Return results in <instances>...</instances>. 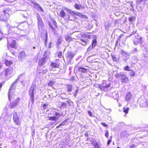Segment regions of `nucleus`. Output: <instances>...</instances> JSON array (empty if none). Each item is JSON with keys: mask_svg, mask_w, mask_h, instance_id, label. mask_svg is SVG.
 Segmentation results:
<instances>
[{"mask_svg": "<svg viewBox=\"0 0 148 148\" xmlns=\"http://www.w3.org/2000/svg\"><path fill=\"white\" fill-rule=\"evenodd\" d=\"M49 119L51 121H56L58 119V116H49L48 117Z\"/></svg>", "mask_w": 148, "mask_h": 148, "instance_id": "obj_17", "label": "nucleus"}, {"mask_svg": "<svg viewBox=\"0 0 148 148\" xmlns=\"http://www.w3.org/2000/svg\"><path fill=\"white\" fill-rule=\"evenodd\" d=\"M122 79V82H128V79L126 75V77H123L121 78Z\"/></svg>", "mask_w": 148, "mask_h": 148, "instance_id": "obj_25", "label": "nucleus"}, {"mask_svg": "<svg viewBox=\"0 0 148 148\" xmlns=\"http://www.w3.org/2000/svg\"><path fill=\"white\" fill-rule=\"evenodd\" d=\"M36 87L35 85H32L29 91V95L30 97V99L32 101V104H34V94L36 92Z\"/></svg>", "mask_w": 148, "mask_h": 148, "instance_id": "obj_2", "label": "nucleus"}, {"mask_svg": "<svg viewBox=\"0 0 148 148\" xmlns=\"http://www.w3.org/2000/svg\"><path fill=\"white\" fill-rule=\"evenodd\" d=\"M53 25L55 26L56 27H57V23L54 20H53Z\"/></svg>", "mask_w": 148, "mask_h": 148, "instance_id": "obj_50", "label": "nucleus"}, {"mask_svg": "<svg viewBox=\"0 0 148 148\" xmlns=\"http://www.w3.org/2000/svg\"><path fill=\"white\" fill-rule=\"evenodd\" d=\"M48 104H47L45 103L43 105L42 107L43 109H46L47 108V107Z\"/></svg>", "mask_w": 148, "mask_h": 148, "instance_id": "obj_37", "label": "nucleus"}, {"mask_svg": "<svg viewBox=\"0 0 148 148\" xmlns=\"http://www.w3.org/2000/svg\"><path fill=\"white\" fill-rule=\"evenodd\" d=\"M49 25L51 30L53 31L55 30V29L52 27V25L51 23H49Z\"/></svg>", "mask_w": 148, "mask_h": 148, "instance_id": "obj_43", "label": "nucleus"}, {"mask_svg": "<svg viewBox=\"0 0 148 148\" xmlns=\"http://www.w3.org/2000/svg\"><path fill=\"white\" fill-rule=\"evenodd\" d=\"M80 40L81 42H79L84 46H86L88 42V39L84 38L81 39Z\"/></svg>", "mask_w": 148, "mask_h": 148, "instance_id": "obj_11", "label": "nucleus"}, {"mask_svg": "<svg viewBox=\"0 0 148 148\" xmlns=\"http://www.w3.org/2000/svg\"><path fill=\"white\" fill-rule=\"evenodd\" d=\"M112 59L114 61L117 62L119 60V58L115 56H112Z\"/></svg>", "mask_w": 148, "mask_h": 148, "instance_id": "obj_38", "label": "nucleus"}, {"mask_svg": "<svg viewBox=\"0 0 148 148\" xmlns=\"http://www.w3.org/2000/svg\"><path fill=\"white\" fill-rule=\"evenodd\" d=\"M59 15L62 18H63L65 16V13L63 10H62L60 11Z\"/></svg>", "mask_w": 148, "mask_h": 148, "instance_id": "obj_22", "label": "nucleus"}, {"mask_svg": "<svg viewBox=\"0 0 148 148\" xmlns=\"http://www.w3.org/2000/svg\"><path fill=\"white\" fill-rule=\"evenodd\" d=\"M74 56V54L71 51L68 52L66 56V58L67 60V62L68 64L70 63V61L73 58Z\"/></svg>", "mask_w": 148, "mask_h": 148, "instance_id": "obj_4", "label": "nucleus"}, {"mask_svg": "<svg viewBox=\"0 0 148 148\" xmlns=\"http://www.w3.org/2000/svg\"><path fill=\"white\" fill-rule=\"evenodd\" d=\"M51 66L52 67L58 68L59 67V64L55 62H52L51 64Z\"/></svg>", "mask_w": 148, "mask_h": 148, "instance_id": "obj_18", "label": "nucleus"}, {"mask_svg": "<svg viewBox=\"0 0 148 148\" xmlns=\"http://www.w3.org/2000/svg\"><path fill=\"white\" fill-rule=\"evenodd\" d=\"M47 40V33H46V38L45 39V42L46 43Z\"/></svg>", "mask_w": 148, "mask_h": 148, "instance_id": "obj_55", "label": "nucleus"}, {"mask_svg": "<svg viewBox=\"0 0 148 148\" xmlns=\"http://www.w3.org/2000/svg\"><path fill=\"white\" fill-rule=\"evenodd\" d=\"M63 9H64V10H66L67 12L69 14H71V11L68 8H63Z\"/></svg>", "mask_w": 148, "mask_h": 148, "instance_id": "obj_32", "label": "nucleus"}, {"mask_svg": "<svg viewBox=\"0 0 148 148\" xmlns=\"http://www.w3.org/2000/svg\"><path fill=\"white\" fill-rule=\"evenodd\" d=\"M125 71H130V68L128 66H127L124 69Z\"/></svg>", "mask_w": 148, "mask_h": 148, "instance_id": "obj_48", "label": "nucleus"}, {"mask_svg": "<svg viewBox=\"0 0 148 148\" xmlns=\"http://www.w3.org/2000/svg\"><path fill=\"white\" fill-rule=\"evenodd\" d=\"M146 0H138V2H141L142 1H145Z\"/></svg>", "mask_w": 148, "mask_h": 148, "instance_id": "obj_58", "label": "nucleus"}, {"mask_svg": "<svg viewBox=\"0 0 148 148\" xmlns=\"http://www.w3.org/2000/svg\"><path fill=\"white\" fill-rule=\"evenodd\" d=\"M82 36L83 37H85L88 38H90V36L89 35L86 34H83L82 35Z\"/></svg>", "mask_w": 148, "mask_h": 148, "instance_id": "obj_30", "label": "nucleus"}, {"mask_svg": "<svg viewBox=\"0 0 148 148\" xmlns=\"http://www.w3.org/2000/svg\"><path fill=\"white\" fill-rule=\"evenodd\" d=\"M146 103L147 106H148V100L146 101Z\"/></svg>", "mask_w": 148, "mask_h": 148, "instance_id": "obj_64", "label": "nucleus"}, {"mask_svg": "<svg viewBox=\"0 0 148 148\" xmlns=\"http://www.w3.org/2000/svg\"><path fill=\"white\" fill-rule=\"evenodd\" d=\"M84 135L85 136L88 137V134L87 132H85L84 134Z\"/></svg>", "mask_w": 148, "mask_h": 148, "instance_id": "obj_57", "label": "nucleus"}, {"mask_svg": "<svg viewBox=\"0 0 148 148\" xmlns=\"http://www.w3.org/2000/svg\"><path fill=\"white\" fill-rule=\"evenodd\" d=\"M88 71L89 69H86L85 68L82 67H79L77 70V71H78L83 73H86L87 71Z\"/></svg>", "mask_w": 148, "mask_h": 148, "instance_id": "obj_12", "label": "nucleus"}, {"mask_svg": "<svg viewBox=\"0 0 148 148\" xmlns=\"http://www.w3.org/2000/svg\"><path fill=\"white\" fill-rule=\"evenodd\" d=\"M25 78V73H21L18 76V77L16 80L13 82L12 84L11 85L8 93V98L10 101V99L12 98V92H11V90H12V88L14 89V87L13 88L14 85L16 84L17 82L19 81H20V82L22 84H23V81Z\"/></svg>", "mask_w": 148, "mask_h": 148, "instance_id": "obj_1", "label": "nucleus"}, {"mask_svg": "<svg viewBox=\"0 0 148 148\" xmlns=\"http://www.w3.org/2000/svg\"><path fill=\"white\" fill-rule=\"evenodd\" d=\"M54 113L55 114H54V115H55L56 116H58V119L59 118V117L61 115V114L59 112H55Z\"/></svg>", "mask_w": 148, "mask_h": 148, "instance_id": "obj_31", "label": "nucleus"}, {"mask_svg": "<svg viewBox=\"0 0 148 148\" xmlns=\"http://www.w3.org/2000/svg\"><path fill=\"white\" fill-rule=\"evenodd\" d=\"M67 121L66 120H64L63 122H62V123H60V124L58 125V127H59L60 126V125H64L67 122Z\"/></svg>", "mask_w": 148, "mask_h": 148, "instance_id": "obj_36", "label": "nucleus"}, {"mask_svg": "<svg viewBox=\"0 0 148 148\" xmlns=\"http://www.w3.org/2000/svg\"><path fill=\"white\" fill-rule=\"evenodd\" d=\"M135 73L132 70H130V75L133 76L134 75Z\"/></svg>", "mask_w": 148, "mask_h": 148, "instance_id": "obj_42", "label": "nucleus"}, {"mask_svg": "<svg viewBox=\"0 0 148 148\" xmlns=\"http://www.w3.org/2000/svg\"><path fill=\"white\" fill-rule=\"evenodd\" d=\"M11 40V37H8L7 38L8 44H9L10 43V42Z\"/></svg>", "mask_w": 148, "mask_h": 148, "instance_id": "obj_46", "label": "nucleus"}, {"mask_svg": "<svg viewBox=\"0 0 148 148\" xmlns=\"http://www.w3.org/2000/svg\"><path fill=\"white\" fill-rule=\"evenodd\" d=\"M134 43L135 45H137L138 43V42L137 41H134Z\"/></svg>", "mask_w": 148, "mask_h": 148, "instance_id": "obj_60", "label": "nucleus"}, {"mask_svg": "<svg viewBox=\"0 0 148 148\" xmlns=\"http://www.w3.org/2000/svg\"><path fill=\"white\" fill-rule=\"evenodd\" d=\"M62 106H66V104L64 103H63L62 104Z\"/></svg>", "mask_w": 148, "mask_h": 148, "instance_id": "obj_61", "label": "nucleus"}, {"mask_svg": "<svg viewBox=\"0 0 148 148\" xmlns=\"http://www.w3.org/2000/svg\"><path fill=\"white\" fill-rule=\"evenodd\" d=\"M93 146L94 147V148H100L99 144L97 142H93L92 143Z\"/></svg>", "mask_w": 148, "mask_h": 148, "instance_id": "obj_26", "label": "nucleus"}, {"mask_svg": "<svg viewBox=\"0 0 148 148\" xmlns=\"http://www.w3.org/2000/svg\"><path fill=\"white\" fill-rule=\"evenodd\" d=\"M20 101V99L18 98L15 100L10 105V108H14L18 104Z\"/></svg>", "mask_w": 148, "mask_h": 148, "instance_id": "obj_9", "label": "nucleus"}, {"mask_svg": "<svg viewBox=\"0 0 148 148\" xmlns=\"http://www.w3.org/2000/svg\"><path fill=\"white\" fill-rule=\"evenodd\" d=\"M36 17L38 20V29H40V28H42L43 26L42 21L39 14H37Z\"/></svg>", "mask_w": 148, "mask_h": 148, "instance_id": "obj_5", "label": "nucleus"}, {"mask_svg": "<svg viewBox=\"0 0 148 148\" xmlns=\"http://www.w3.org/2000/svg\"><path fill=\"white\" fill-rule=\"evenodd\" d=\"M26 55L24 51H22L19 53L18 56V59L19 60L23 61L26 58Z\"/></svg>", "mask_w": 148, "mask_h": 148, "instance_id": "obj_7", "label": "nucleus"}, {"mask_svg": "<svg viewBox=\"0 0 148 148\" xmlns=\"http://www.w3.org/2000/svg\"><path fill=\"white\" fill-rule=\"evenodd\" d=\"M80 6L82 7L81 5H79L77 4H75L74 5V7L77 10H79L80 9Z\"/></svg>", "mask_w": 148, "mask_h": 148, "instance_id": "obj_33", "label": "nucleus"}, {"mask_svg": "<svg viewBox=\"0 0 148 148\" xmlns=\"http://www.w3.org/2000/svg\"><path fill=\"white\" fill-rule=\"evenodd\" d=\"M59 148H64L63 145L62 144H60L59 146Z\"/></svg>", "mask_w": 148, "mask_h": 148, "instance_id": "obj_52", "label": "nucleus"}, {"mask_svg": "<svg viewBox=\"0 0 148 148\" xmlns=\"http://www.w3.org/2000/svg\"><path fill=\"white\" fill-rule=\"evenodd\" d=\"M87 140L91 143H93L94 142V140L92 138L88 137L87 139Z\"/></svg>", "mask_w": 148, "mask_h": 148, "instance_id": "obj_27", "label": "nucleus"}, {"mask_svg": "<svg viewBox=\"0 0 148 148\" xmlns=\"http://www.w3.org/2000/svg\"><path fill=\"white\" fill-rule=\"evenodd\" d=\"M5 63L6 66H9L12 64V62L10 61L6 60H5Z\"/></svg>", "mask_w": 148, "mask_h": 148, "instance_id": "obj_19", "label": "nucleus"}, {"mask_svg": "<svg viewBox=\"0 0 148 148\" xmlns=\"http://www.w3.org/2000/svg\"><path fill=\"white\" fill-rule=\"evenodd\" d=\"M134 35L136 39H138V35L136 33V31H133L132 34L130 35V36H131V35Z\"/></svg>", "mask_w": 148, "mask_h": 148, "instance_id": "obj_24", "label": "nucleus"}, {"mask_svg": "<svg viewBox=\"0 0 148 148\" xmlns=\"http://www.w3.org/2000/svg\"><path fill=\"white\" fill-rule=\"evenodd\" d=\"M101 124L104 127H107V124H105V123H101Z\"/></svg>", "mask_w": 148, "mask_h": 148, "instance_id": "obj_53", "label": "nucleus"}, {"mask_svg": "<svg viewBox=\"0 0 148 148\" xmlns=\"http://www.w3.org/2000/svg\"><path fill=\"white\" fill-rule=\"evenodd\" d=\"M111 142L112 140L111 139L108 140L107 142V145H109Z\"/></svg>", "mask_w": 148, "mask_h": 148, "instance_id": "obj_54", "label": "nucleus"}, {"mask_svg": "<svg viewBox=\"0 0 148 148\" xmlns=\"http://www.w3.org/2000/svg\"><path fill=\"white\" fill-rule=\"evenodd\" d=\"M13 120L14 122L17 125H19L20 124V122L17 116V115L16 112H14L13 114Z\"/></svg>", "mask_w": 148, "mask_h": 148, "instance_id": "obj_8", "label": "nucleus"}, {"mask_svg": "<svg viewBox=\"0 0 148 148\" xmlns=\"http://www.w3.org/2000/svg\"><path fill=\"white\" fill-rule=\"evenodd\" d=\"M116 77L117 78L121 77V78L124 77H126V75L122 72L120 73H117L115 75Z\"/></svg>", "mask_w": 148, "mask_h": 148, "instance_id": "obj_15", "label": "nucleus"}, {"mask_svg": "<svg viewBox=\"0 0 148 148\" xmlns=\"http://www.w3.org/2000/svg\"><path fill=\"white\" fill-rule=\"evenodd\" d=\"M62 41V40L61 38H58V43L60 44Z\"/></svg>", "mask_w": 148, "mask_h": 148, "instance_id": "obj_45", "label": "nucleus"}, {"mask_svg": "<svg viewBox=\"0 0 148 148\" xmlns=\"http://www.w3.org/2000/svg\"><path fill=\"white\" fill-rule=\"evenodd\" d=\"M32 4H34V5L35 7L36 8H38V9H39V11H41L42 12H44L43 9L40 6V5L39 4H37L36 3L32 1Z\"/></svg>", "mask_w": 148, "mask_h": 148, "instance_id": "obj_13", "label": "nucleus"}, {"mask_svg": "<svg viewBox=\"0 0 148 148\" xmlns=\"http://www.w3.org/2000/svg\"><path fill=\"white\" fill-rule=\"evenodd\" d=\"M62 53L61 52H59L58 53V56L59 58H61L62 57Z\"/></svg>", "mask_w": 148, "mask_h": 148, "instance_id": "obj_44", "label": "nucleus"}, {"mask_svg": "<svg viewBox=\"0 0 148 148\" xmlns=\"http://www.w3.org/2000/svg\"><path fill=\"white\" fill-rule=\"evenodd\" d=\"M97 87L99 88H100V89L101 87L102 86H101L100 85L98 84L97 85Z\"/></svg>", "mask_w": 148, "mask_h": 148, "instance_id": "obj_62", "label": "nucleus"}, {"mask_svg": "<svg viewBox=\"0 0 148 148\" xmlns=\"http://www.w3.org/2000/svg\"><path fill=\"white\" fill-rule=\"evenodd\" d=\"M45 62V58H43L40 60L39 62V64L41 65L44 64Z\"/></svg>", "mask_w": 148, "mask_h": 148, "instance_id": "obj_20", "label": "nucleus"}, {"mask_svg": "<svg viewBox=\"0 0 148 148\" xmlns=\"http://www.w3.org/2000/svg\"><path fill=\"white\" fill-rule=\"evenodd\" d=\"M13 69L11 68H7L5 69L3 72V73L5 76H8L12 73Z\"/></svg>", "mask_w": 148, "mask_h": 148, "instance_id": "obj_6", "label": "nucleus"}, {"mask_svg": "<svg viewBox=\"0 0 148 148\" xmlns=\"http://www.w3.org/2000/svg\"><path fill=\"white\" fill-rule=\"evenodd\" d=\"M72 13L74 14L75 15H77L78 16H79V14H80V13L79 12H74V11H72Z\"/></svg>", "mask_w": 148, "mask_h": 148, "instance_id": "obj_41", "label": "nucleus"}, {"mask_svg": "<svg viewBox=\"0 0 148 148\" xmlns=\"http://www.w3.org/2000/svg\"><path fill=\"white\" fill-rule=\"evenodd\" d=\"M54 82L52 81H51L48 83V85L49 86H52L54 85Z\"/></svg>", "mask_w": 148, "mask_h": 148, "instance_id": "obj_39", "label": "nucleus"}, {"mask_svg": "<svg viewBox=\"0 0 148 148\" xmlns=\"http://www.w3.org/2000/svg\"><path fill=\"white\" fill-rule=\"evenodd\" d=\"M72 85H66V88L67 91L68 92V94L70 95H71L70 92L72 91Z\"/></svg>", "mask_w": 148, "mask_h": 148, "instance_id": "obj_14", "label": "nucleus"}, {"mask_svg": "<svg viewBox=\"0 0 148 148\" xmlns=\"http://www.w3.org/2000/svg\"><path fill=\"white\" fill-rule=\"evenodd\" d=\"M79 17L80 18H87V17L86 16L84 15L81 13L79 14Z\"/></svg>", "mask_w": 148, "mask_h": 148, "instance_id": "obj_34", "label": "nucleus"}, {"mask_svg": "<svg viewBox=\"0 0 148 148\" xmlns=\"http://www.w3.org/2000/svg\"><path fill=\"white\" fill-rule=\"evenodd\" d=\"M97 42L96 40L95 39L94 40L92 43V47H95L97 44Z\"/></svg>", "mask_w": 148, "mask_h": 148, "instance_id": "obj_28", "label": "nucleus"}, {"mask_svg": "<svg viewBox=\"0 0 148 148\" xmlns=\"http://www.w3.org/2000/svg\"><path fill=\"white\" fill-rule=\"evenodd\" d=\"M97 87L99 88H100V89L101 87L102 86H101L100 85L98 84L97 85Z\"/></svg>", "mask_w": 148, "mask_h": 148, "instance_id": "obj_63", "label": "nucleus"}, {"mask_svg": "<svg viewBox=\"0 0 148 148\" xmlns=\"http://www.w3.org/2000/svg\"><path fill=\"white\" fill-rule=\"evenodd\" d=\"M26 36L25 35H20L19 39H23L25 38Z\"/></svg>", "mask_w": 148, "mask_h": 148, "instance_id": "obj_40", "label": "nucleus"}, {"mask_svg": "<svg viewBox=\"0 0 148 148\" xmlns=\"http://www.w3.org/2000/svg\"><path fill=\"white\" fill-rule=\"evenodd\" d=\"M48 71V70L47 69H45L44 70H43L42 71V72L43 73H47V71Z\"/></svg>", "mask_w": 148, "mask_h": 148, "instance_id": "obj_56", "label": "nucleus"}, {"mask_svg": "<svg viewBox=\"0 0 148 148\" xmlns=\"http://www.w3.org/2000/svg\"><path fill=\"white\" fill-rule=\"evenodd\" d=\"M129 110V108H123V112L126 114H127Z\"/></svg>", "mask_w": 148, "mask_h": 148, "instance_id": "obj_35", "label": "nucleus"}, {"mask_svg": "<svg viewBox=\"0 0 148 148\" xmlns=\"http://www.w3.org/2000/svg\"><path fill=\"white\" fill-rule=\"evenodd\" d=\"M88 113L89 115L90 116H92V113L90 111H88Z\"/></svg>", "mask_w": 148, "mask_h": 148, "instance_id": "obj_51", "label": "nucleus"}, {"mask_svg": "<svg viewBox=\"0 0 148 148\" xmlns=\"http://www.w3.org/2000/svg\"><path fill=\"white\" fill-rule=\"evenodd\" d=\"M121 53L123 56V59L124 60L126 61L127 59L129 58V55L128 53L123 50H121Z\"/></svg>", "mask_w": 148, "mask_h": 148, "instance_id": "obj_10", "label": "nucleus"}, {"mask_svg": "<svg viewBox=\"0 0 148 148\" xmlns=\"http://www.w3.org/2000/svg\"><path fill=\"white\" fill-rule=\"evenodd\" d=\"M110 86V85L109 84L105 86H103L101 87L100 89L106 92L108 90V88Z\"/></svg>", "mask_w": 148, "mask_h": 148, "instance_id": "obj_16", "label": "nucleus"}, {"mask_svg": "<svg viewBox=\"0 0 148 148\" xmlns=\"http://www.w3.org/2000/svg\"><path fill=\"white\" fill-rule=\"evenodd\" d=\"M129 99H130V93H128L127 94L126 97H125V99L127 101V102H129Z\"/></svg>", "mask_w": 148, "mask_h": 148, "instance_id": "obj_29", "label": "nucleus"}, {"mask_svg": "<svg viewBox=\"0 0 148 148\" xmlns=\"http://www.w3.org/2000/svg\"><path fill=\"white\" fill-rule=\"evenodd\" d=\"M3 13L4 14L3 17H0L1 20L4 21H6L9 17L10 14L11 13V11L9 9H7L3 10Z\"/></svg>", "mask_w": 148, "mask_h": 148, "instance_id": "obj_3", "label": "nucleus"}, {"mask_svg": "<svg viewBox=\"0 0 148 148\" xmlns=\"http://www.w3.org/2000/svg\"><path fill=\"white\" fill-rule=\"evenodd\" d=\"M65 39L66 41L68 42H70L72 40V38L68 36H66Z\"/></svg>", "mask_w": 148, "mask_h": 148, "instance_id": "obj_23", "label": "nucleus"}, {"mask_svg": "<svg viewBox=\"0 0 148 148\" xmlns=\"http://www.w3.org/2000/svg\"><path fill=\"white\" fill-rule=\"evenodd\" d=\"M137 51V49L136 48H135L134 49V50L133 53H136Z\"/></svg>", "mask_w": 148, "mask_h": 148, "instance_id": "obj_59", "label": "nucleus"}, {"mask_svg": "<svg viewBox=\"0 0 148 148\" xmlns=\"http://www.w3.org/2000/svg\"><path fill=\"white\" fill-rule=\"evenodd\" d=\"M105 136L107 138L109 136V133L108 131H106V132L105 134Z\"/></svg>", "mask_w": 148, "mask_h": 148, "instance_id": "obj_47", "label": "nucleus"}, {"mask_svg": "<svg viewBox=\"0 0 148 148\" xmlns=\"http://www.w3.org/2000/svg\"><path fill=\"white\" fill-rule=\"evenodd\" d=\"M16 44V41L12 40V42L10 44V46L12 48H14L15 47Z\"/></svg>", "mask_w": 148, "mask_h": 148, "instance_id": "obj_21", "label": "nucleus"}, {"mask_svg": "<svg viewBox=\"0 0 148 148\" xmlns=\"http://www.w3.org/2000/svg\"><path fill=\"white\" fill-rule=\"evenodd\" d=\"M78 92H79L78 90H77H77H76L75 92L74 93V96H75V97H76L77 95V93H78Z\"/></svg>", "mask_w": 148, "mask_h": 148, "instance_id": "obj_49", "label": "nucleus"}]
</instances>
